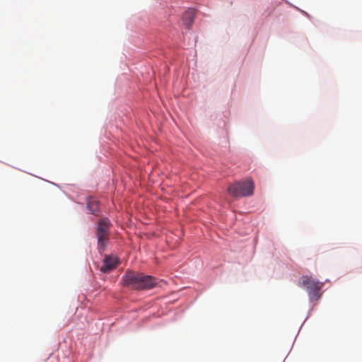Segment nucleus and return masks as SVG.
I'll return each instance as SVG.
<instances>
[{
	"mask_svg": "<svg viewBox=\"0 0 362 362\" xmlns=\"http://www.w3.org/2000/svg\"><path fill=\"white\" fill-rule=\"evenodd\" d=\"M110 225L107 218H103L98 221L96 236L100 252H103L109 243Z\"/></svg>",
	"mask_w": 362,
	"mask_h": 362,
	"instance_id": "f03ea898",
	"label": "nucleus"
},
{
	"mask_svg": "<svg viewBox=\"0 0 362 362\" xmlns=\"http://www.w3.org/2000/svg\"><path fill=\"white\" fill-rule=\"evenodd\" d=\"M87 208L95 216H98L99 205L98 202L95 200H90L88 202Z\"/></svg>",
	"mask_w": 362,
	"mask_h": 362,
	"instance_id": "6e6552de",
	"label": "nucleus"
},
{
	"mask_svg": "<svg viewBox=\"0 0 362 362\" xmlns=\"http://www.w3.org/2000/svg\"><path fill=\"white\" fill-rule=\"evenodd\" d=\"M254 188L253 181L250 178H247L229 185L228 192L235 198L247 197L253 194Z\"/></svg>",
	"mask_w": 362,
	"mask_h": 362,
	"instance_id": "f257e3e1",
	"label": "nucleus"
},
{
	"mask_svg": "<svg viewBox=\"0 0 362 362\" xmlns=\"http://www.w3.org/2000/svg\"><path fill=\"white\" fill-rule=\"evenodd\" d=\"M140 278H144L142 273L127 271L122 276L123 284L132 289L139 290Z\"/></svg>",
	"mask_w": 362,
	"mask_h": 362,
	"instance_id": "20e7f679",
	"label": "nucleus"
},
{
	"mask_svg": "<svg viewBox=\"0 0 362 362\" xmlns=\"http://www.w3.org/2000/svg\"><path fill=\"white\" fill-rule=\"evenodd\" d=\"M302 286H304L312 300H317L320 298V289L323 283L316 281L310 276H303L302 279Z\"/></svg>",
	"mask_w": 362,
	"mask_h": 362,
	"instance_id": "7ed1b4c3",
	"label": "nucleus"
},
{
	"mask_svg": "<svg viewBox=\"0 0 362 362\" xmlns=\"http://www.w3.org/2000/svg\"><path fill=\"white\" fill-rule=\"evenodd\" d=\"M144 278L139 279V290L151 289L156 286V281L153 277L143 274Z\"/></svg>",
	"mask_w": 362,
	"mask_h": 362,
	"instance_id": "423d86ee",
	"label": "nucleus"
},
{
	"mask_svg": "<svg viewBox=\"0 0 362 362\" xmlns=\"http://www.w3.org/2000/svg\"><path fill=\"white\" fill-rule=\"evenodd\" d=\"M196 11L193 8H189L182 15V21L185 26L189 28L194 20Z\"/></svg>",
	"mask_w": 362,
	"mask_h": 362,
	"instance_id": "0eeeda50",
	"label": "nucleus"
},
{
	"mask_svg": "<svg viewBox=\"0 0 362 362\" xmlns=\"http://www.w3.org/2000/svg\"><path fill=\"white\" fill-rule=\"evenodd\" d=\"M119 258L115 256H106L103 260V264L100 267V271L103 273H109L117 267L119 264Z\"/></svg>",
	"mask_w": 362,
	"mask_h": 362,
	"instance_id": "39448f33",
	"label": "nucleus"
}]
</instances>
